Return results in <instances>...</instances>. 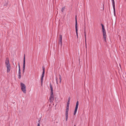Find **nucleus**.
Masks as SVG:
<instances>
[{"label":"nucleus","mask_w":126,"mask_h":126,"mask_svg":"<svg viewBox=\"0 0 126 126\" xmlns=\"http://www.w3.org/2000/svg\"><path fill=\"white\" fill-rule=\"evenodd\" d=\"M56 82H57V84H58V82L57 81V79H56Z\"/></svg>","instance_id":"obj_26"},{"label":"nucleus","mask_w":126,"mask_h":126,"mask_svg":"<svg viewBox=\"0 0 126 126\" xmlns=\"http://www.w3.org/2000/svg\"><path fill=\"white\" fill-rule=\"evenodd\" d=\"M21 89L23 92L25 94L26 93V86L24 84L21 82L20 83Z\"/></svg>","instance_id":"obj_2"},{"label":"nucleus","mask_w":126,"mask_h":126,"mask_svg":"<svg viewBox=\"0 0 126 126\" xmlns=\"http://www.w3.org/2000/svg\"><path fill=\"white\" fill-rule=\"evenodd\" d=\"M85 43V47L86 48H87V44H86V43Z\"/></svg>","instance_id":"obj_23"},{"label":"nucleus","mask_w":126,"mask_h":126,"mask_svg":"<svg viewBox=\"0 0 126 126\" xmlns=\"http://www.w3.org/2000/svg\"><path fill=\"white\" fill-rule=\"evenodd\" d=\"M79 104V101H77V102L76 103V107H75L76 109H78V107Z\"/></svg>","instance_id":"obj_12"},{"label":"nucleus","mask_w":126,"mask_h":126,"mask_svg":"<svg viewBox=\"0 0 126 126\" xmlns=\"http://www.w3.org/2000/svg\"><path fill=\"white\" fill-rule=\"evenodd\" d=\"M49 86L51 90L50 93H52H52H53V87L51 83H49Z\"/></svg>","instance_id":"obj_10"},{"label":"nucleus","mask_w":126,"mask_h":126,"mask_svg":"<svg viewBox=\"0 0 126 126\" xmlns=\"http://www.w3.org/2000/svg\"><path fill=\"white\" fill-rule=\"evenodd\" d=\"M103 38L104 39V41H105V42H107V40H106V37L107 35L106 34V33H103Z\"/></svg>","instance_id":"obj_11"},{"label":"nucleus","mask_w":126,"mask_h":126,"mask_svg":"<svg viewBox=\"0 0 126 126\" xmlns=\"http://www.w3.org/2000/svg\"><path fill=\"white\" fill-rule=\"evenodd\" d=\"M114 15L115 16V8H113Z\"/></svg>","instance_id":"obj_19"},{"label":"nucleus","mask_w":126,"mask_h":126,"mask_svg":"<svg viewBox=\"0 0 126 126\" xmlns=\"http://www.w3.org/2000/svg\"><path fill=\"white\" fill-rule=\"evenodd\" d=\"M70 104V101L69 100H68V102L67 103V104Z\"/></svg>","instance_id":"obj_21"},{"label":"nucleus","mask_w":126,"mask_h":126,"mask_svg":"<svg viewBox=\"0 0 126 126\" xmlns=\"http://www.w3.org/2000/svg\"><path fill=\"white\" fill-rule=\"evenodd\" d=\"M102 32H103V33L105 34V33H106V31H105V29L102 30Z\"/></svg>","instance_id":"obj_16"},{"label":"nucleus","mask_w":126,"mask_h":126,"mask_svg":"<svg viewBox=\"0 0 126 126\" xmlns=\"http://www.w3.org/2000/svg\"><path fill=\"white\" fill-rule=\"evenodd\" d=\"M24 70H25V69H23V72H24Z\"/></svg>","instance_id":"obj_27"},{"label":"nucleus","mask_w":126,"mask_h":126,"mask_svg":"<svg viewBox=\"0 0 126 126\" xmlns=\"http://www.w3.org/2000/svg\"><path fill=\"white\" fill-rule=\"evenodd\" d=\"M85 38V43L86 42V36H84Z\"/></svg>","instance_id":"obj_20"},{"label":"nucleus","mask_w":126,"mask_h":126,"mask_svg":"<svg viewBox=\"0 0 126 126\" xmlns=\"http://www.w3.org/2000/svg\"><path fill=\"white\" fill-rule=\"evenodd\" d=\"M25 55H24V59H23V69H25Z\"/></svg>","instance_id":"obj_9"},{"label":"nucleus","mask_w":126,"mask_h":126,"mask_svg":"<svg viewBox=\"0 0 126 126\" xmlns=\"http://www.w3.org/2000/svg\"><path fill=\"white\" fill-rule=\"evenodd\" d=\"M54 99V96L53 95V93H50V97L49 98V100L50 103L52 102L53 101Z\"/></svg>","instance_id":"obj_5"},{"label":"nucleus","mask_w":126,"mask_h":126,"mask_svg":"<svg viewBox=\"0 0 126 126\" xmlns=\"http://www.w3.org/2000/svg\"><path fill=\"white\" fill-rule=\"evenodd\" d=\"M62 35H59L60 40L59 41V44H60L61 46L62 47Z\"/></svg>","instance_id":"obj_8"},{"label":"nucleus","mask_w":126,"mask_h":126,"mask_svg":"<svg viewBox=\"0 0 126 126\" xmlns=\"http://www.w3.org/2000/svg\"><path fill=\"white\" fill-rule=\"evenodd\" d=\"M5 63L7 69V72H9L10 70V64L9 63V58H7L5 61Z\"/></svg>","instance_id":"obj_1"},{"label":"nucleus","mask_w":126,"mask_h":126,"mask_svg":"<svg viewBox=\"0 0 126 126\" xmlns=\"http://www.w3.org/2000/svg\"><path fill=\"white\" fill-rule=\"evenodd\" d=\"M69 104H67L65 113V120L66 121L67 120L68 118V111L69 110Z\"/></svg>","instance_id":"obj_3"},{"label":"nucleus","mask_w":126,"mask_h":126,"mask_svg":"<svg viewBox=\"0 0 126 126\" xmlns=\"http://www.w3.org/2000/svg\"><path fill=\"white\" fill-rule=\"evenodd\" d=\"M43 68V72L42 75V76L41 78V82L42 84V83L43 80V78L44 76V74L45 73V68L44 67H42Z\"/></svg>","instance_id":"obj_4"},{"label":"nucleus","mask_w":126,"mask_h":126,"mask_svg":"<svg viewBox=\"0 0 126 126\" xmlns=\"http://www.w3.org/2000/svg\"><path fill=\"white\" fill-rule=\"evenodd\" d=\"M18 67H19V70H18V78L20 79L21 77V71L20 69V66L19 64V63L18 64Z\"/></svg>","instance_id":"obj_7"},{"label":"nucleus","mask_w":126,"mask_h":126,"mask_svg":"<svg viewBox=\"0 0 126 126\" xmlns=\"http://www.w3.org/2000/svg\"><path fill=\"white\" fill-rule=\"evenodd\" d=\"M37 126H40V124H39V123H38L37 125Z\"/></svg>","instance_id":"obj_24"},{"label":"nucleus","mask_w":126,"mask_h":126,"mask_svg":"<svg viewBox=\"0 0 126 126\" xmlns=\"http://www.w3.org/2000/svg\"><path fill=\"white\" fill-rule=\"evenodd\" d=\"M74 126H76V125H75Z\"/></svg>","instance_id":"obj_29"},{"label":"nucleus","mask_w":126,"mask_h":126,"mask_svg":"<svg viewBox=\"0 0 126 126\" xmlns=\"http://www.w3.org/2000/svg\"><path fill=\"white\" fill-rule=\"evenodd\" d=\"M77 110H78V109H75V110L74 111V115H75V114L76 112H77Z\"/></svg>","instance_id":"obj_15"},{"label":"nucleus","mask_w":126,"mask_h":126,"mask_svg":"<svg viewBox=\"0 0 126 126\" xmlns=\"http://www.w3.org/2000/svg\"><path fill=\"white\" fill-rule=\"evenodd\" d=\"M112 4L113 6V8H115V2L114 0H112Z\"/></svg>","instance_id":"obj_13"},{"label":"nucleus","mask_w":126,"mask_h":126,"mask_svg":"<svg viewBox=\"0 0 126 126\" xmlns=\"http://www.w3.org/2000/svg\"><path fill=\"white\" fill-rule=\"evenodd\" d=\"M76 24H75V28H76V32L77 35V38H78V27H77V18H76Z\"/></svg>","instance_id":"obj_6"},{"label":"nucleus","mask_w":126,"mask_h":126,"mask_svg":"<svg viewBox=\"0 0 126 126\" xmlns=\"http://www.w3.org/2000/svg\"><path fill=\"white\" fill-rule=\"evenodd\" d=\"M59 79L60 80L59 82L61 83V76L60 75H59Z\"/></svg>","instance_id":"obj_14"},{"label":"nucleus","mask_w":126,"mask_h":126,"mask_svg":"<svg viewBox=\"0 0 126 126\" xmlns=\"http://www.w3.org/2000/svg\"><path fill=\"white\" fill-rule=\"evenodd\" d=\"M101 26L102 28L104 27L103 25L102 24H101Z\"/></svg>","instance_id":"obj_22"},{"label":"nucleus","mask_w":126,"mask_h":126,"mask_svg":"<svg viewBox=\"0 0 126 126\" xmlns=\"http://www.w3.org/2000/svg\"><path fill=\"white\" fill-rule=\"evenodd\" d=\"M102 30H103V29H105V28H104V27H102Z\"/></svg>","instance_id":"obj_28"},{"label":"nucleus","mask_w":126,"mask_h":126,"mask_svg":"<svg viewBox=\"0 0 126 126\" xmlns=\"http://www.w3.org/2000/svg\"><path fill=\"white\" fill-rule=\"evenodd\" d=\"M65 7H63L62 9H61V11L62 12H63V11L65 9Z\"/></svg>","instance_id":"obj_17"},{"label":"nucleus","mask_w":126,"mask_h":126,"mask_svg":"<svg viewBox=\"0 0 126 126\" xmlns=\"http://www.w3.org/2000/svg\"><path fill=\"white\" fill-rule=\"evenodd\" d=\"M86 30H84V36H86Z\"/></svg>","instance_id":"obj_18"},{"label":"nucleus","mask_w":126,"mask_h":126,"mask_svg":"<svg viewBox=\"0 0 126 126\" xmlns=\"http://www.w3.org/2000/svg\"><path fill=\"white\" fill-rule=\"evenodd\" d=\"M70 97H69L68 98V100H69V101H70Z\"/></svg>","instance_id":"obj_25"}]
</instances>
